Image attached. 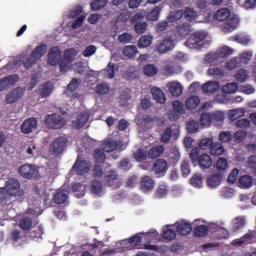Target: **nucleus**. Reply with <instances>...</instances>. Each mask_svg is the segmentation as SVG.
Here are the masks:
<instances>
[{
    "instance_id": "f257e3e1",
    "label": "nucleus",
    "mask_w": 256,
    "mask_h": 256,
    "mask_svg": "<svg viewBox=\"0 0 256 256\" xmlns=\"http://www.w3.org/2000/svg\"><path fill=\"white\" fill-rule=\"evenodd\" d=\"M24 197L25 189L17 178H9L5 181L4 186L0 188V204L11 205L13 199H23Z\"/></svg>"
},
{
    "instance_id": "f03ea898",
    "label": "nucleus",
    "mask_w": 256,
    "mask_h": 256,
    "mask_svg": "<svg viewBox=\"0 0 256 256\" xmlns=\"http://www.w3.org/2000/svg\"><path fill=\"white\" fill-rule=\"evenodd\" d=\"M47 53V44H40L34 48L31 54L27 57L26 61L23 62L25 69H31L35 63L41 59Z\"/></svg>"
},
{
    "instance_id": "7ed1b4c3",
    "label": "nucleus",
    "mask_w": 256,
    "mask_h": 256,
    "mask_svg": "<svg viewBox=\"0 0 256 256\" xmlns=\"http://www.w3.org/2000/svg\"><path fill=\"white\" fill-rule=\"evenodd\" d=\"M19 175L23 177L24 179H34L37 181L38 179H41V175L39 174V167L31 164H24L19 167L18 169Z\"/></svg>"
},
{
    "instance_id": "20e7f679",
    "label": "nucleus",
    "mask_w": 256,
    "mask_h": 256,
    "mask_svg": "<svg viewBox=\"0 0 256 256\" xmlns=\"http://www.w3.org/2000/svg\"><path fill=\"white\" fill-rule=\"evenodd\" d=\"M145 19V15L143 13H136L131 17L130 23L134 25V31L137 35H143V33H147V22H142Z\"/></svg>"
},
{
    "instance_id": "39448f33",
    "label": "nucleus",
    "mask_w": 256,
    "mask_h": 256,
    "mask_svg": "<svg viewBox=\"0 0 256 256\" xmlns=\"http://www.w3.org/2000/svg\"><path fill=\"white\" fill-rule=\"evenodd\" d=\"M233 49L229 46L222 47L218 52L210 53L205 56L206 63H213L214 61H219V59H225L229 55H233Z\"/></svg>"
},
{
    "instance_id": "423d86ee",
    "label": "nucleus",
    "mask_w": 256,
    "mask_h": 256,
    "mask_svg": "<svg viewBox=\"0 0 256 256\" xmlns=\"http://www.w3.org/2000/svg\"><path fill=\"white\" fill-rule=\"evenodd\" d=\"M67 138L60 136L51 142L49 147V153L51 155H62L67 147Z\"/></svg>"
},
{
    "instance_id": "0eeeda50",
    "label": "nucleus",
    "mask_w": 256,
    "mask_h": 256,
    "mask_svg": "<svg viewBox=\"0 0 256 256\" xmlns=\"http://www.w3.org/2000/svg\"><path fill=\"white\" fill-rule=\"evenodd\" d=\"M66 120L59 114H49L45 118V124L49 129H63Z\"/></svg>"
},
{
    "instance_id": "6e6552de",
    "label": "nucleus",
    "mask_w": 256,
    "mask_h": 256,
    "mask_svg": "<svg viewBox=\"0 0 256 256\" xmlns=\"http://www.w3.org/2000/svg\"><path fill=\"white\" fill-rule=\"evenodd\" d=\"M89 171H91V163L80 157L76 159L71 169V173H75L76 175H85L86 173H89Z\"/></svg>"
},
{
    "instance_id": "1a4fd4ad",
    "label": "nucleus",
    "mask_w": 256,
    "mask_h": 256,
    "mask_svg": "<svg viewBox=\"0 0 256 256\" xmlns=\"http://www.w3.org/2000/svg\"><path fill=\"white\" fill-rule=\"evenodd\" d=\"M175 45V39H173L171 36H168L164 40L158 42L155 49L157 53L164 55L165 53H169V51H173V49H175Z\"/></svg>"
},
{
    "instance_id": "9d476101",
    "label": "nucleus",
    "mask_w": 256,
    "mask_h": 256,
    "mask_svg": "<svg viewBox=\"0 0 256 256\" xmlns=\"http://www.w3.org/2000/svg\"><path fill=\"white\" fill-rule=\"evenodd\" d=\"M25 239H27V235L23 231L19 229L11 230L10 241L14 247H21L25 243Z\"/></svg>"
},
{
    "instance_id": "9b49d317",
    "label": "nucleus",
    "mask_w": 256,
    "mask_h": 256,
    "mask_svg": "<svg viewBox=\"0 0 256 256\" xmlns=\"http://www.w3.org/2000/svg\"><path fill=\"white\" fill-rule=\"evenodd\" d=\"M59 61H61V50L59 47H52L48 52V65L57 67Z\"/></svg>"
},
{
    "instance_id": "f8f14e48",
    "label": "nucleus",
    "mask_w": 256,
    "mask_h": 256,
    "mask_svg": "<svg viewBox=\"0 0 256 256\" xmlns=\"http://www.w3.org/2000/svg\"><path fill=\"white\" fill-rule=\"evenodd\" d=\"M104 181L108 187H114L115 189L119 188V174L117 171L110 170L104 176Z\"/></svg>"
},
{
    "instance_id": "ddd939ff",
    "label": "nucleus",
    "mask_w": 256,
    "mask_h": 256,
    "mask_svg": "<svg viewBox=\"0 0 256 256\" xmlns=\"http://www.w3.org/2000/svg\"><path fill=\"white\" fill-rule=\"evenodd\" d=\"M152 169L157 174V177H163L167 173L169 166L167 165V161L158 159L154 162Z\"/></svg>"
},
{
    "instance_id": "4468645a",
    "label": "nucleus",
    "mask_w": 256,
    "mask_h": 256,
    "mask_svg": "<svg viewBox=\"0 0 256 256\" xmlns=\"http://www.w3.org/2000/svg\"><path fill=\"white\" fill-rule=\"evenodd\" d=\"M22 133L25 135H29V133H33V129H37V118L31 117L26 119L20 126Z\"/></svg>"
},
{
    "instance_id": "2eb2a0df",
    "label": "nucleus",
    "mask_w": 256,
    "mask_h": 256,
    "mask_svg": "<svg viewBox=\"0 0 256 256\" xmlns=\"http://www.w3.org/2000/svg\"><path fill=\"white\" fill-rule=\"evenodd\" d=\"M23 95H25V90H23V88L21 87L15 88L12 92L6 95V103L8 105H11L16 101H19V99H21Z\"/></svg>"
},
{
    "instance_id": "dca6fc26",
    "label": "nucleus",
    "mask_w": 256,
    "mask_h": 256,
    "mask_svg": "<svg viewBox=\"0 0 256 256\" xmlns=\"http://www.w3.org/2000/svg\"><path fill=\"white\" fill-rule=\"evenodd\" d=\"M89 117H91V114L87 111L81 112L77 119L72 122L73 127L75 129H81L82 127H85L87 123L89 122Z\"/></svg>"
},
{
    "instance_id": "f3484780",
    "label": "nucleus",
    "mask_w": 256,
    "mask_h": 256,
    "mask_svg": "<svg viewBox=\"0 0 256 256\" xmlns=\"http://www.w3.org/2000/svg\"><path fill=\"white\" fill-rule=\"evenodd\" d=\"M69 199V191L65 189H58L54 196H53V201L56 203V205H63L65 201Z\"/></svg>"
},
{
    "instance_id": "a211bd4d",
    "label": "nucleus",
    "mask_w": 256,
    "mask_h": 256,
    "mask_svg": "<svg viewBox=\"0 0 256 256\" xmlns=\"http://www.w3.org/2000/svg\"><path fill=\"white\" fill-rule=\"evenodd\" d=\"M198 165L200 169H210L213 166V158L209 154H201L198 158Z\"/></svg>"
},
{
    "instance_id": "6ab92c4d",
    "label": "nucleus",
    "mask_w": 256,
    "mask_h": 256,
    "mask_svg": "<svg viewBox=\"0 0 256 256\" xmlns=\"http://www.w3.org/2000/svg\"><path fill=\"white\" fill-rule=\"evenodd\" d=\"M191 33V24L189 23H182L176 26L175 34L176 37H180L181 39H185L187 35Z\"/></svg>"
},
{
    "instance_id": "aec40b11",
    "label": "nucleus",
    "mask_w": 256,
    "mask_h": 256,
    "mask_svg": "<svg viewBox=\"0 0 256 256\" xmlns=\"http://www.w3.org/2000/svg\"><path fill=\"white\" fill-rule=\"evenodd\" d=\"M120 145L121 142H117L113 139H108L102 143V149L103 151H105V153H113V151L119 149Z\"/></svg>"
},
{
    "instance_id": "412c9836",
    "label": "nucleus",
    "mask_w": 256,
    "mask_h": 256,
    "mask_svg": "<svg viewBox=\"0 0 256 256\" xmlns=\"http://www.w3.org/2000/svg\"><path fill=\"white\" fill-rule=\"evenodd\" d=\"M88 189L92 195H102L103 194V182L100 180H91Z\"/></svg>"
},
{
    "instance_id": "4be33fe9",
    "label": "nucleus",
    "mask_w": 256,
    "mask_h": 256,
    "mask_svg": "<svg viewBox=\"0 0 256 256\" xmlns=\"http://www.w3.org/2000/svg\"><path fill=\"white\" fill-rule=\"evenodd\" d=\"M239 26V18L237 16L231 17L223 26L224 33H232Z\"/></svg>"
},
{
    "instance_id": "5701e85b",
    "label": "nucleus",
    "mask_w": 256,
    "mask_h": 256,
    "mask_svg": "<svg viewBox=\"0 0 256 256\" xmlns=\"http://www.w3.org/2000/svg\"><path fill=\"white\" fill-rule=\"evenodd\" d=\"M151 95L156 103L163 104L165 103V101H167V98L165 97V92H163V90L158 87L151 88Z\"/></svg>"
},
{
    "instance_id": "b1692460",
    "label": "nucleus",
    "mask_w": 256,
    "mask_h": 256,
    "mask_svg": "<svg viewBox=\"0 0 256 256\" xmlns=\"http://www.w3.org/2000/svg\"><path fill=\"white\" fill-rule=\"evenodd\" d=\"M155 187V181L150 176H144L140 181V188L142 191H151Z\"/></svg>"
},
{
    "instance_id": "393cba45",
    "label": "nucleus",
    "mask_w": 256,
    "mask_h": 256,
    "mask_svg": "<svg viewBox=\"0 0 256 256\" xmlns=\"http://www.w3.org/2000/svg\"><path fill=\"white\" fill-rule=\"evenodd\" d=\"M165 153V146L164 145H157L152 148H150L147 152L149 159H157L158 157H161Z\"/></svg>"
},
{
    "instance_id": "a878e982",
    "label": "nucleus",
    "mask_w": 256,
    "mask_h": 256,
    "mask_svg": "<svg viewBox=\"0 0 256 256\" xmlns=\"http://www.w3.org/2000/svg\"><path fill=\"white\" fill-rule=\"evenodd\" d=\"M168 91L173 97H180L183 93V86L179 82H170L168 84Z\"/></svg>"
},
{
    "instance_id": "bb28decb",
    "label": "nucleus",
    "mask_w": 256,
    "mask_h": 256,
    "mask_svg": "<svg viewBox=\"0 0 256 256\" xmlns=\"http://www.w3.org/2000/svg\"><path fill=\"white\" fill-rule=\"evenodd\" d=\"M229 17H231V10L228 8H221L217 10L213 15L215 21H227Z\"/></svg>"
},
{
    "instance_id": "cd10ccee",
    "label": "nucleus",
    "mask_w": 256,
    "mask_h": 256,
    "mask_svg": "<svg viewBox=\"0 0 256 256\" xmlns=\"http://www.w3.org/2000/svg\"><path fill=\"white\" fill-rule=\"evenodd\" d=\"M153 45V36L152 35H142L137 43L138 49H147Z\"/></svg>"
},
{
    "instance_id": "c85d7f7f",
    "label": "nucleus",
    "mask_w": 256,
    "mask_h": 256,
    "mask_svg": "<svg viewBox=\"0 0 256 256\" xmlns=\"http://www.w3.org/2000/svg\"><path fill=\"white\" fill-rule=\"evenodd\" d=\"M203 93H207L208 95H212V93H216V91H219V82L210 81L206 82L202 86Z\"/></svg>"
},
{
    "instance_id": "c756f323",
    "label": "nucleus",
    "mask_w": 256,
    "mask_h": 256,
    "mask_svg": "<svg viewBox=\"0 0 256 256\" xmlns=\"http://www.w3.org/2000/svg\"><path fill=\"white\" fill-rule=\"evenodd\" d=\"M193 231V227L191 226L190 223L187 222H181L179 224H177L176 227V233H178V235H189V233H191Z\"/></svg>"
},
{
    "instance_id": "7c9ffc66",
    "label": "nucleus",
    "mask_w": 256,
    "mask_h": 256,
    "mask_svg": "<svg viewBox=\"0 0 256 256\" xmlns=\"http://www.w3.org/2000/svg\"><path fill=\"white\" fill-rule=\"evenodd\" d=\"M206 37H207V33H205L204 31H198V32H195L194 35H192L188 39L187 42L191 43V45H199L201 41H205Z\"/></svg>"
},
{
    "instance_id": "2f4dec72",
    "label": "nucleus",
    "mask_w": 256,
    "mask_h": 256,
    "mask_svg": "<svg viewBox=\"0 0 256 256\" xmlns=\"http://www.w3.org/2000/svg\"><path fill=\"white\" fill-rule=\"evenodd\" d=\"M221 174H212L207 178V185L211 189H217L221 185Z\"/></svg>"
},
{
    "instance_id": "473e14b6",
    "label": "nucleus",
    "mask_w": 256,
    "mask_h": 256,
    "mask_svg": "<svg viewBox=\"0 0 256 256\" xmlns=\"http://www.w3.org/2000/svg\"><path fill=\"white\" fill-rule=\"evenodd\" d=\"M225 154V147L220 142H214L210 148V155L213 157H219Z\"/></svg>"
},
{
    "instance_id": "72a5a7b5",
    "label": "nucleus",
    "mask_w": 256,
    "mask_h": 256,
    "mask_svg": "<svg viewBox=\"0 0 256 256\" xmlns=\"http://www.w3.org/2000/svg\"><path fill=\"white\" fill-rule=\"evenodd\" d=\"M241 117H245V110L243 108H235L228 112V119H230V121H237V119H241Z\"/></svg>"
},
{
    "instance_id": "f704fd0d",
    "label": "nucleus",
    "mask_w": 256,
    "mask_h": 256,
    "mask_svg": "<svg viewBox=\"0 0 256 256\" xmlns=\"http://www.w3.org/2000/svg\"><path fill=\"white\" fill-rule=\"evenodd\" d=\"M19 227L22 231H31L33 228V220L30 217L24 216L19 221Z\"/></svg>"
},
{
    "instance_id": "c9c22d12",
    "label": "nucleus",
    "mask_w": 256,
    "mask_h": 256,
    "mask_svg": "<svg viewBox=\"0 0 256 256\" xmlns=\"http://www.w3.org/2000/svg\"><path fill=\"white\" fill-rule=\"evenodd\" d=\"M199 103H201V100L198 96H191L190 98L186 99L185 107L189 111H192V109H196L197 107H199Z\"/></svg>"
},
{
    "instance_id": "e433bc0d",
    "label": "nucleus",
    "mask_w": 256,
    "mask_h": 256,
    "mask_svg": "<svg viewBox=\"0 0 256 256\" xmlns=\"http://www.w3.org/2000/svg\"><path fill=\"white\" fill-rule=\"evenodd\" d=\"M51 93H53V85L50 84V82H45L40 89V97H42V99H45L49 97Z\"/></svg>"
},
{
    "instance_id": "4c0bfd02",
    "label": "nucleus",
    "mask_w": 256,
    "mask_h": 256,
    "mask_svg": "<svg viewBox=\"0 0 256 256\" xmlns=\"http://www.w3.org/2000/svg\"><path fill=\"white\" fill-rule=\"evenodd\" d=\"M171 137H173V128L166 127L160 136V143H164V145H167V143L171 141Z\"/></svg>"
},
{
    "instance_id": "58836bf2",
    "label": "nucleus",
    "mask_w": 256,
    "mask_h": 256,
    "mask_svg": "<svg viewBox=\"0 0 256 256\" xmlns=\"http://www.w3.org/2000/svg\"><path fill=\"white\" fill-rule=\"evenodd\" d=\"M235 81H238V83H245L247 79H249V71L245 69H239L237 73L234 75Z\"/></svg>"
},
{
    "instance_id": "ea45409f",
    "label": "nucleus",
    "mask_w": 256,
    "mask_h": 256,
    "mask_svg": "<svg viewBox=\"0 0 256 256\" xmlns=\"http://www.w3.org/2000/svg\"><path fill=\"white\" fill-rule=\"evenodd\" d=\"M137 53H139V50H137V46L135 45H128L123 48V55L129 59L135 57Z\"/></svg>"
},
{
    "instance_id": "a19ab883",
    "label": "nucleus",
    "mask_w": 256,
    "mask_h": 256,
    "mask_svg": "<svg viewBox=\"0 0 256 256\" xmlns=\"http://www.w3.org/2000/svg\"><path fill=\"white\" fill-rule=\"evenodd\" d=\"M183 15V10L172 11L168 14L167 21H169V23H177L179 19H182Z\"/></svg>"
},
{
    "instance_id": "79ce46f5",
    "label": "nucleus",
    "mask_w": 256,
    "mask_h": 256,
    "mask_svg": "<svg viewBox=\"0 0 256 256\" xmlns=\"http://www.w3.org/2000/svg\"><path fill=\"white\" fill-rule=\"evenodd\" d=\"M213 138H204L200 140L198 147L202 151H211V147H213Z\"/></svg>"
},
{
    "instance_id": "37998d69",
    "label": "nucleus",
    "mask_w": 256,
    "mask_h": 256,
    "mask_svg": "<svg viewBox=\"0 0 256 256\" xmlns=\"http://www.w3.org/2000/svg\"><path fill=\"white\" fill-rule=\"evenodd\" d=\"M193 233L195 237H207L209 233V227L206 225H198L194 228Z\"/></svg>"
},
{
    "instance_id": "c03bdc74",
    "label": "nucleus",
    "mask_w": 256,
    "mask_h": 256,
    "mask_svg": "<svg viewBox=\"0 0 256 256\" xmlns=\"http://www.w3.org/2000/svg\"><path fill=\"white\" fill-rule=\"evenodd\" d=\"M239 184L242 189H249V187H252L253 185V177L249 175L241 176L239 179Z\"/></svg>"
},
{
    "instance_id": "a18cd8bd",
    "label": "nucleus",
    "mask_w": 256,
    "mask_h": 256,
    "mask_svg": "<svg viewBox=\"0 0 256 256\" xmlns=\"http://www.w3.org/2000/svg\"><path fill=\"white\" fill-rule=\"evenodd\" d=\"M162 238L165 239V241H175V239H177V231L167 228L163 231Z\"/></svg>"
},
{
    "instance_id": "49530a36",
    "label": "nucleus",
    "mask_w": 256,
    "mask_h": 256,
    "mask_svg": "<svg viewBox=\"0 0 256 256\" xmlns=\"http://www.w3.org/2000/svg\"><path fill=\"white\" fill-rule=\"evenodd\" d=\"M159 15H161V7L156 6L151 10L150 13L147 14L146 19L148 21H158Z\"/></svg>"
},
{
    "instance_id": "de8ad7c7",
    "label": "nucleus",
    "mask_w": 256,
    "mask_h": 256,
    "mask_svg": "<svg viewBox=\"0 0 256 256\" xmlns=\"http://www.w3.org/2000/svg\"><path fill=\"white\" fill-rule=\"evenodd\" d=\"M143 71L146 77H155V75H157L159 72V69H157V67H155L153 64H147L144 66Z\"/></svg>"
},
{
    "instance_id": "09e8293b",
    "label": "nucleus",
    "mask_w": 256,
    "mask_h": 256,
    "mask_svg": "<svg viewBox=\"0 0 256 256\" xmlns=\"http://www.w3.org/2000/svg\"><path fill=\"white\" fill-rule=\"evenodd\" d=\"M211 123H213L211 113H202L200 116V125H202V127H210Z\"/></svg>"
},
{
    "instance_id": "8fccbe9b",
    "label": "nucleus",
    "mask_w": 256,
    "mask_h": 256,
    "mask_svg": "<svg viewBox=\"0 0 256 256\" xmlns=\"http://www.w3.org/2000/svg\"><path fill=\"white\" fill-rule=\"evenodd\" d=\"M147 157V152H145V150H143L142 148H139L136 152L133 153V158L138 163H143V161L147 160Z\"/></svg>"
},
{
    "instance_id": "3c124183",
    "label": "nucleus",
    "mask_w": 256,
    "mask_h": 256,
    "mask_svg": "<svg viewBox=\"0 0 256 256\" xmlns=\"http://www.w3.org/2000/svg\"><path fill=\"white\" fill-rule=\"evenodd\" d=\"M239 89V85L236 82L228 83L222 87V92L226 95L235 93Z\"/></svg>"
},
{
    "instance_id": "603ef678",
    "label": "nucleus",
    "mask_w": 256,
    "mask_h": 256,
    "mask_svg": "<svg viewBox=\"0 0 256 256\" xmlns=\"http://www.w3.org/2000/svg\"><path fill=\"white\" fill-rule=\"evenodd\" d=\"M218 139L220 143H231V141H233V134L231 131H222L220 132Z\"/></svg>"
},
{
    "instance_id": "864d4df0",
    "label": "nucleus",
    "mask_w": 256,
    "mask_h": 256,
    "mask_svg": "<svg viewBox=\"0 0 256 256\" xmlns=\"http://www.w3.org/2000/svg\"><path fill=\"white\" fill-rule=\"evenodd\" d=\"M79 85H81V78H73L67 85V91L69 93H75L79 89Z\"/></svg>"
},
{
    "instance_id": "5fc2aeb1",
    "label": "nucleus",
    "mask_w": 256,
    "mask_h": 256,
    "mask_svg": "<svg viewBox=\"0 0 256 256\" xmlns=\"http://www.w3.org/2000/svg\"><path fill=\"white\" fill-rule=\"evenodd\" d=\"M103 71L106 74V77H108V79H114L115 78V63L109 62Z\"/></svg>"
},
{
    "instance_id": "6e6d98bb",
    "label": "nucleus",
    "mask_w": 256,
    "mask_h": 256,
    "mask_svg": "<svg viewBox=\"0 0 256 256\" xmlns=\"http://www.w3.org/2000/svg\"><path fill=\"white\" fill-rule=\"evenodd\" d=\"M186 130L188 133H198L199 132V123L195 120H190L186 123Z\"/></svg>"
},
{
    "instance_id": "4d7b16f0",
    "label": "nucleus",
    "mask_w": 256,
    "mask_h": 256,
    "mask_svg": "<svg viewBox=\"0 0 256 256\" xmlns=\"http://www.w3.org/2000/svg\"><path fill=\"white\" fill-rule=\"evenodd\" d=\"M107 6V0H94L90 7L92 11H101V9H104V7Z\"/></svg>"
},
{
    "instance_id": "13d9d810",
    "label": "nucleus",
    "mask_w": 256,
    "mask_h": 256,
    "mask_svg": "<svg viewBox=\"0 0 256 256\" xmlns=\"http://www.w3.org/2000/svg\"><path fill=\"white\" fill-rule=\"evenodd\" d=\"M107 156H105V150L96 149L94 150V160L96 163H105Z\"/></svg>"
},
{
    "instance_id": "bf43d9fd",
    "label": "nucleus",
    "mask_w": 256,
    "mask_h": 256,
    "mask_svg": "<svg viewBox=\"0 0 256 256\" xmlns=\"http://www.w3.org/2000/svg\"><path fill=\"white\" fill-rule=\"evenodd\" d=\"M208 75H211L212 77H223L225 75V72H223L221 68L212 65L208 69Z\"/></svg>"
},
{
    "instance_id": "052dcab7",
    "label": "nucleus",
    "mask_w": 256,
    "mask_h": 256,
    "mask_svg": "<svg viewBox=\"0 0 256 256\" xmlns=\"http://www.w3.org/2000/svg\"><path fill=\"white\" fill-rule=\"evenodd\" d=\"M212 123H223L225 121V113L222 111H214L211 113Z\"/></svg>"
},
{
    "instance_id": "680f3d73",
    "label": "nucleus",
    "mask_w": 256,
    "mask_h": 256,
    "mask_svg": "<svg viewBox=\"0 0 256 256\" xmlns=\"http://www.w3.org/2000/svg\"><path fill=\"white\" fill-rule=\"evenodd\" d=\"M44 233H45V230L43 229V225H39L38 227L34 228V230L30 232V237L31 239H41Z\"/></svg>"
},
{
    "instance_id": "e2e57ef3",
    "label": "nucleus",
    "mask_w": 256,
    "mask_h": 256,
    "mask_svg": "<svg viewBox=\"0 0 256 256\" xmlns=\"http://www.w3.org/2000/svg\"><path fill=\"white\" fill-rule=\"evenodd\" d=\"M183 15L186 21H195V18L198 17L197 11L193 10V8H186Z\"/></svg>"
},
{
    "instance_id": "0e129e2a",
    "label": "nucleus",
    "mask_w": 256,
    "mask_h": 256,
    "mask_svg": "<svg viewBox=\"0 0 256 256\" xmlns=\"http://www.w3.org/2000/svg\"><path fill=\"white\" fill-rule=\"evenodd\" d=\"M190 184L192 187L201 188L203 185V176H201V174H194L190 179Z\"/></svg>"
},
{
    "instance_id": "69168bd1",
    "label": "nucleus",
    "mask_w": 256,
    "mask_h": 256,
    "mask_svg": "<svg viewBox=\"0 0 256 256\" xmlns=\"http://www.w3.org/2000/svg\"><path fill=\"white\" fill-rule=\"evenodd\" d=\"M167 193H169L167 185L162 184L157 187L155 195L158 199H164V197H167Z\"/></svg>"
},
{
    "instance_id": "338daca9",
    "label": "nucleus",
    "mask_w": 256,
    "mask_h": 256,
    "mask_svg": "<svg viewBox=\"0 0 256 256\" xmlns=\"http://www.w3.org/2000/svg\"><path fill=\"white\" fill-rule=\"evenodd\" d=\"M172 107H173V110L176 111L177 113L185 115V104H183V102L179 100H174L172 102Z\"/></svg>"
},
{
    "instance_id": "774afa93",
    "label": "nucleus",
    "mask_w": 256,
    "mask_h": 256,
    "mask_svg": "<svg viewBox=\"0 0 256 256\" xmlns=\"http://www.w3.org/2000/svg\"><path fill=\"white\" fill-rule=\"evenodd\" d=\"M2 80L4 81V84L6 85V89H7V87H13V85H15L17 81H19V76L10 75L8 77L3 78Z\"/></svg>"
}]
</instances>
